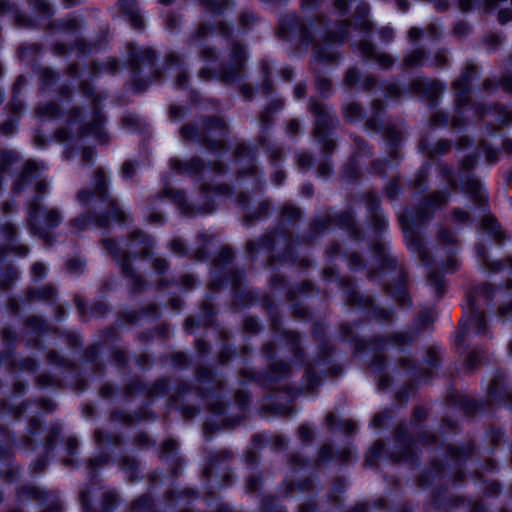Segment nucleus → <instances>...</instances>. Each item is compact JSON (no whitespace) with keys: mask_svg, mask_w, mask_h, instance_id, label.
<instances>
[{"mask_svg":"<svg viewBox=\"0 0 512 512\" xmlns=\"http://www.w3.org/2000/svg\"><path fill=\"white\" fill-rule=\"evenodd\" d=\"M118 67L119 62L116 58H109L101 64L92 63L88 67L89 80L80 81L79 92L89 101L90 114L85 116L79 107H73L65 116V126L54 132L55 140L66 145L63 154L65 159L69 160L74 157L84 137L93 138L101 145L110 141V134L105 128L106 116L101 107L102 102L106 99V94L97 92L90 81L102 74L114 75L118 71Z\"/></svg>","mask_w":512,"mask_h":512,"instance_id":"f257e3e1","label":"nucleus"},{"mask_svg":"<svg viewBox=\"0 0 512 512\" xmlns=\"http://www.w3.org/2000/svg\"><path fill=\"white\" fill-rule=\"evenodd\" d=\"M93 189L81 190L77 199L89 214H82L72 220L71 225L75 230H83L88 227L105 228L110 222L119 225L125 223L126 213L118 206L116 199L108 193L107 177L103 169L98 168L93 174Z\"/></svg>","mask_w":512,"mask_h":512,"instance_id":"f03ea898","label":"nucleus"},{"mask_svg":"<svg viewBox=\"0 0 512 512\" xmlns=\"http://www.w3.org/2000/svg\"><path fill=\"white\" fill-rule=\"evenodd\" d=\"M440 177L448 184L446 191H437L426 196L416 209L411 219L407 215H401L399 218L407 247L410 251L417 253L419 259L425 264H429V252L423 244L415 229L430 220L432 213L442 207L449 199L452 192L458 188L456 179L452 170L447 167H441Z\"/></svg>","mask_w":512,"mask_h":512,"instance_id":"7ed1b4c3","label":"nucleus"},{"mask_svg":"<svg viewBox=\"0 0 512 512\" xmlns=\"http://www.w3.org/2000/svg\"><path fill=\"white\" fill-rule=\"evenodd\" d=\"M477 74V67L474 64H467L460 77L453 82L456 116L451 121V127H462L465 124L462 117L468 111L471 112V118L475 121L485 120L488 116H491L500 125L511 124L512 112L509 108L499 105L486 108L470 103L471 82Z\"/></svg>","mask_w":512,"mask_h":512,"instance_id":"20e7f679","label":"nucleus"},{"mask_svg":"<svg viewBox=\"0 0 512 512\" xmlns=\"http://www.w3.org/2000/svg\"><path fill=\"white\" fill-rule=\"evenodd\" d=\"M103 249L117 262L125 277L131 281V288L134 293L141 292L144 289L145 282L141 276L134 273L131 268V256L133 259L147 258L153 248V240L140 230H136L129 236L125 243V248L119 247L118 243L112 239H104Z\"/></svg>","mask_w":512,"mask_h":512,"instance_id":"39448f33","label":"nucleus"},{"mask_svg":"<svg viewBox=\"0 0 512 512\" xmlns=\"http://www.w3.org/2000/svg\"><path fill=\"white\" fill-rule=\"evenodd\" d=\"M497 294L498 289L488 283L480 284L466 293L459 337H464L469 333L486 334L488 326L484 307L490 306Z\"/></svg>","mask_w":512,"mask_h":512,"instance_id":"423d86ee","label":"nucleus"},{"mask_svg":"<svg viewBox=\"0 0 512 512\" xmlns=\"http://www.w3.org/2000/svg\"><path fill=\"white\" fill-rule=\"evenodd\" d=\"M183 141L195 142L213 154L226 151L228 127L221 118L204 119L200 125L186 124L180 130Z\"/></svg>","mask_w":512,"mask_h":512,"instance_id":"0eeeda50","label":"nucleus"},{"mask_svg":"<svg viewBox=\"0 0 512 512\" xmlns=\"http://www.w3.org/2000/svg\"><path fill=\"white\" fill-rule=\"evenodd\" d=\"M48 191L45 180L36 183L35 198L28 205L27 225L32 235L38 236L46 245L53 243L50 229L55 228L61 221V215L56 209L41 206V200Z\"/></svg>","mask_w":512,"mask_h":512,"instance_id":"6e6552de","label":"nucleus"},{"mask_svg":"<svg viewBox=\"0 0 512 512\" xmlns=\"http://www.w3.org/2000/svg\"><path fill=\"white\" fill-rule=\"evenodd\" d=\"M231 194V189L227 185H202L199 193L200 205L193 206L186 200L185 194L182 191L165 189L159 197L168 198L171 200L179 210V212L186 217H194L197 215L210 214L215 210V200L221 197H228Z\"/></svg>","mask_w":512,"mask_h":512,"instance_id":"1a4fd4ad","label":"nucleus"},{"mask_svg":"<svg viewBox=\"0 0 512 512\" xmlns=\"http://www.w3.org/2000/svg\"><path fill=\"white\" fill-rule=\"evenodd\" d=\"M126 50L128 54V67L132 76V89L136 93H141L147 89L152 82L161 80V72L155 70L152 79L144 80L139 76L144 67L150 70L154 68L156 62L155 51L148 47L137 48L133 43H127Z\"/></svg>","mask_w":512,"mask_h":512,"instance_id":"9d476101","label":"nucleus"},{"mask_svg":"<svg viewBox=\"0 0 512 512\" xmlns=\"http://www.w3.org/2000/svg\"><path fill=\"white\" fill-rule=\"evenodd\" d=\"M351 27L350 22H341L327 31L322 41L317 43L313 49L314 63L320 65L336 63L340 57L337 48L348 38Z\"/></svg>","mask_w":512,"mask_h":512,"instance_id":"9b49d317","label":"nucleus"},{"mask_svg":"<svg viewBox=\"0 0 512 512\" xmlns=\"http://www.w3.org/2000/svg\"><path fill=\"white\" fill-rule=\"evenodd\" d=\"M246 60L245 48L239 43H234L231 46L228 61L221 64L217 70L203 68L199 72V78L204 81L214 78L226 84L232 83L241 76Z\"/></svg>","mask_w":512,"mask_h":512,"instance_id":"f8f14e48","label":"nucleus"},{"mask_svg":"<svg viewBox=\"0 0 512 512\" xmlns=\"http://www.w3.org/2000/svg\"><path fill=\"white\" fill-rule=\"evenodd\" d=\"M309 111L315 117L313 136L322 143L323 154L330 157L335 148V142L326 139V136L333 128L336 119L314 98L309 102Z\"/></svg>","mask_w":512,"mask_h":512,"instance_id":"ddd939ff","label":"nucleus"},{"mask_svg":"<svg viewBox=\"0 0 512 512\" xmlns=\"http://www.w3.org/2000/svg\"><path fill=\"white\" fill-rule=\"evenodd\" d=\"M395 441L398 452L392 453L390 459L394 463L406 462L411 463L417 456L415 448L418 445L431 446L436 442V437L428 432L414 438L406 435L402 427H398L395 431Z\"/></svg>","mask_w":512,"mask_h":512,"instance_id":"4468645a","label":"nucleus"},{"mask_svg":"<svg viewBox=\"0 0 512 512\" xmlns=\"http://www.w3.org/2000/svg\"><path fill=\"white\" fill-rule=\"evenodd\" d=\"M234 253L228 246L221 248L218 255L213 260V280L209 284L211 291L218 290L224 282L230 283L234 297L237 298V294L242 284V274L238 271H224L220 276L217 275V270L226 268L233 260Z\"/></svg>","mask_w":512,"mask_h":512,"instance_id":"2eb2a0df","label":"nucleus"},{"mask_svg":"<svg viewBox=\"0 0 512 512\" xmlns=\"http://www.w3.org/2000/svg\"><path fill=\"white\" fill-rule=\"evenodd\" d=\"M168 166L170 171L174 174L186 175L191 178H197L204 174H211L217 177L225 173V168L222 164L214 162L206 166L204 161L199 157H192L189 160L172 157L169 159Z\"/></svg>","mask_w":512,"mask_h":512,"instance_id":"dca6fc26","label":"nucleus"},{"mask_svg":"<svg viewBox=\"0 0 512 512\" xmlns=\"http://www.w3.org/2000/svg\"><path fill=\"white\" fill-rule=\"evenodd\" d=\"M383 112V105L380 100L372 103V116L366 121V129L369 131L383 130V137L387 142L390 157L398 163V146L403 138V133L397 125L387 124L385 127L379 125L378 121Z\"/></svg>","mask_w":512,"mask_h":512,"instance_id":"f3484780","label":"nucleus"},{"mask_svg":"<svg viewBox=\"0 0 512 512\" xmlns=\"http://www.w3.org/2000/svg\"><path fill=\"white\" fill-rule=\"evenodd\" d=\"M476 165V156L468 155L462 159L459 168V178L462 181V191L478 206H487V193L480 181L471 174Z\"/></svg>","mask_w":512,"mask_h":512,"instance_id":"a211bd4d","label":"nucleus"},{"mask_svg":"<svg viewBox=\"0 0 512 512\" xmlns=\"http://www.w3.org/2000/svg\"><path fill=\"white\" fill-rule=\"evenodd\" d=\"M29 5L38 13L42 20L45 21V23L40 24L43 27L71 35L77 33L80 29L79 20L76 16L72 15H69L57 23L50 22L53 12L46 0H29Z\"/></svg>","mask_w":512,"mask_h":512,"instance_id":"6ab92c4d","label":"nucleus"},{"mask_svg":"<svg viewBox=\"0 0 512 512\" xmlns=\"http://www.w3.org/2000/svg\"><path fill=\"white\" fill-rule=\"evenodd\" d=\"M298 34L299 40L303 44H308L312 40L311 31L306 27L295 13L287 14L281 18L277 36L280 39H287L290 35Z\"/></svg>","mask_w":512,"mask_h":512,"instance_id":"aec40b11","label":"nucleus"},{"mask_svg":"<svg viewBox=\"0 0 512 512\" xmlns=\"http://www.w3.org/2000/svg\"><path fill=\"white\" fill-rule=\"evenodd\" d=\"M332 223L346 230L354 239L359 236V230L355 224L354 216L350 212H342L335 215L333 218L330 216L316 218L311 224V229L318 233L330 227Z\"/></svg>","mask_w":512,"mask_h":512,"instance_id":"412c9836","label":"nucleus"},{"mask_svg":"<svg viewBox=\"0 0 512 512\" xmlns=\"http://www.w3.org/2000/svg\"><path fill=\"white\" fill-rule=\"evenodd\" d=\"M447 63V53L444 50L437 51L432 58L427 57L423 49H415L411 51L402 63L403 69H412L423 66L428 67H444Z\"/></svg>","mask_w":512,"mask_h":512,"instance_id":"4be33fe9","label":"nucleus"},{"mask_svg":"<svg viewBox=\"0 0 512 512\" xmlns=\"http://www.w3.org/2000/svg\"><path fill=\"white\" fill-rule=\"evenodd\" d=\"M234 398L235 404L242 415L232 419L221 420V425H214L212 422L207 421L203 427V434L206 440H210L213 432L216 430L232 429L241 423L249 403V395L244 391H238L235 393Z\"/></svg>","mask_w":512,"mask_h":512,"instance_id":"5701e85b","label":"nucleus"},{"mask_svg":"<svg viewBox=\"0 0 512 512\" xmlns=\"http://www.w3.org/2000/svg\"><path fill=\"white\" fill-rule=\"evenodd\" d=\"M18 497L20 499L39 500L50 502V505L43 512H62L59 497L51 491L42 490L38 487L26 485L19 489Z\"/></svg>","mask_w":512,"mask_h":512,"instance_id":"b1692460","label":"nucleus"},{"mask_svg":"<svg viewBox=\"0 0 512 512\" xmlns=\"http://www.w3.org/2000/svg\"><path fill=\"white\" fill-rule=\"evenodd\" d=\"M168 392V381L166 379H159L153 384L147 386L139 379H133L125 388V395L127 397L144 394L148 399L154 397L164 396Z\"/></svg>","mask_w":512,"mask_h":512,"instance_id":"393cba45","label":"nucleus"},{"mask_svg":"<svg viewBox=\"0 0 512 512\" xmlns=\"http://www.w3.org/2000/svg\"><path fill=\"white\" fill-rule=\"evenodd\" d=\"M488 397L491 402L501 404L512 410V392L502 375L491 380L488 387Z\"/></svg>","mask_w":512,"mask_h":512,"instance_id":"a878e982","label":"nucleus"},{"mask_svg":"<svg viewBox=\"0 0 512 512\" xmlns=\"http://www.w3.org/2000/svg\"><path fill=\"white\" fill-rule=\"evenodd\" d=\"M410 91L433 102L442 94L443 85L436 80L419 78L411 83Z\"/></svg>","mask_w":512,"mask_h":512,"instance_id":"bb28decb","label":"nucleus"},{"mask_svg":"<svg viewBox=\"0 0 512 512\" xmlns=\"http://www.w3.org/2000/svg\"><path fill=\"white\" fill-rule=\"evenodd\" d=\"M354 143L357 151L349 159L343 171L344 178L349 182L357 181L360 177V169L357 158L360 156H366L369 153V148L364 140L359 137H355Z\"/></svg>","mask_w":512,"mask_h":512,"instance_id":"cd10ccee","label":"nucleus"},{"mask_svg":"<svg viewBox=\"0 0 512 512\" xmlns=\"http://www.w3.org/2000/svg\"><path fill=\"white\" fill-rule=\"evenodd\" d=\"M413 339H414V337L412 334H410L408 332H400V333H396L387 338H385V337L378 338L374 341V343H370L368 345L363 340H355L354 346L357 351L364 350L371 344H373L374 346H379L381 348L385 347L388 344L392 345V346L401 347V346L410 344L413 341Z\"/></svg>","mask_w":512,"mask_h":512,"instance_id":"c85d7f7f","label":"nucleus"},{"mask_svg":"<svg viewBox=\"0 0 512 512\" xmlns=\"http://www.w3.org/2000/svg\"><path fill=\"white\" fill-rule=\"evenodd\" d=\"M358 51L361 57L367 60H375L383 69H388L394 64V58L387 53H376L374 45L369 41H360Z\"/></svg>","mask_w":512,"mask_h":512,"instance_id":"c756f323","label":"nucleus"},{"mask_svg":"<svg viewBox=\"0 0 512 512\" xmlns=\"http://www.w3.org/2000/svg\"><path fill=\"white\" fill-rule=\"evenodd\" d=\"M96 44L87 43L83 39H78L75 43L67 47L65 44L57 43L52 47V53L56 56H64L69 52H76L78 57L86 56L98 51Z\"/></svg>","mask_w":512,"mask_h":512,"instance_id":"7c9ffc66","label":"nucleus"},{"mask_svg":"<svg viewBox=\"0 0 512 512\" xmlns=\"http://www.w3.org/2000/svg\"><path fill=\"white\" fill-rule=\"evenodd\" d=\"M44 169L45 166L42 162H37L34 160L26 161L20 176L14 183L13 192L18 193L21 191L25 184L30 182L33 178L39 176L40 172Z\"/></svg>","mask_w":512,"mask_h":512,"instance_id":"2f4dec72","label":"nucleus"},{"mask_svg":"<svg viewBox=\"0 0 512 512\" xmlns=\"http://www.w3.org/2000/svg\"><path fill=\"white\" fill-rule=\"evenodd\" d=\"M178 452V443L174 439L165 440L160 449L159 457L161 460H168L170 457L173 458L174 462L172 465V476H178V469L183 467L184 460L181 457H176Z\"/></svg>","mask_w":512,"mask_h":512,"instance_id":"473e14b6","label":"nucleus"},{"mask_svg":"<svg viewBox=\"0 0 512 512\" xmlns=\"http://www.w3.org/2000/svg\"><path fill=\"white\" fill-rule=\"evenodd\" d=\"M118 7L134 29H143L144 21L141 14L138 12L136 0H120Z\"/></svg>","mask_w":512,"mask_h":512,"instance_id":"72a5a7b5","label":"nucleus"},{"mask_svg":"<svg viewBox=\"0 0 512 512\" xmlns=\"http://www.w3.org/2000/svg\"><path fill=\"white\" fill-rule=\"evenodd\" d=\"M232 454L230 451L223 449L216 452L209 460L203 470V479L208 480L214 471L218 469L226 470L229 465Z\"/></svg>","mask_w":512,"mask_h":512,"instance_id":"f704fd0d","label":"nucleus"},{"mask_svg":"<svg viewBox=\"0 0 512 512\" xmlns=\"http://www.w3.org/2000/svg\"><path fill=\"white\" fill-rule=\"evenodd\" d=\"M363 201L368 209V212L371 214L372 224L376 231L381 232L387 226L386 219L377 212L379 207V199L374 193H366L363 196Z\"/></svg>","mask_w":512,"mask_h":512,"instance_id":"c9c22d12","label":"nucleus"},{"mask_svg":"<svg viewBox=\"0 0 512 512\" xmlns=\"http://www.w3.org/2000/svg\"><path fill=\"white\" fill-rule=\"evenodd\" d=\"M234 158L235 161L241 162L245 161L247 164V170L245 174H251L256 175L257 174V168L254 165L255 159H256V152L255 149L247 146L244 143H240L237 145L235 151H234Z\"/></svg>","mask_w":512,"mask_h":512,"instance_id":"e433bc0d","label":"nucleus"},{"mask_svg":"<svg viewBox=\"0 0 512 512\" xmlns=\"http://www.w3.org/2000/svg\"><path fill=\"white\" fill-rule=\"evenodd\" d=\"M230 33V29L227 24L223 22H218L215 26L206 25L204 23L200 24L197 29L192 34L193 41H199L205 38L208 35H220L224 38H228Z\"/></svg>","mask_w":512,"mask_h":512,"instance_id":"4c0bfd02","label":"nucleus"},{"mask_svg":"<svg viewBox=\"0 0 512 512\" xmlns=\"http://www.w3.org/2000/svg\"><path fill=\"white\" fill-rule=\"evenodd\" d=\"M387 292L391 297L401 306L409 304L410 296L407 290V275L401 274L395 287L388 285L386 287Z\"/></svg>","mask_w":512,"mask_h":512,"instance_id":"58836bf2","label":"nucleus"},{"mask_svg":"<svg viewBox=\"0 0 512 512\" xmlns=\"http://www.w3.org/2000/svg\"><path fill=\"white\" fill-rule=\"evenodd\" d=\"M351 457H352V451L350 448H347V447L343 448L340 451H338L335 455H333L332 447L328 444H325L319 450L317 461L319 463H323V462H327V461L335 458V460L339 464H344V463L348 462L351 459Z\"/></svg>","mask_w":512,"mask_h":512,"instance_id":"ea45409f","label":"nucleus"},{"mask_svg":"<svg viewBox=\"0 0 512 512\" xmlns=\"http://www.w3.org/2000/svg\"><path fill=\"white\" fill-rule=\"evenodd\" d=\"M369 11L370 8L367 3H361L357 6L354 14V30L361 33H369L372 30L373 24L368 18Z\"/></svg>","mask_w":512,"mask_h":512,"instance_id":"a19ab883","label":"nucleus"},{"mask_svg":"<svg viewBox=\"0 0 512 512\" xmlns=\"http://www.w3.org/2000/svg\"><path fill=\"white\" fill-rule=\"evenodd\" d=\"M475 251H476L477 257L482 262L485 269H487L491 272H498L501 269L507 267V268H509V270L512 273V258H509L505 261L490 262L487 259V250H486L485 246L482 244H477L475 246Z\"/></svg>","mask_w":512,"mask_h":512,"instance_id":"79ce46f5","label":"nucleus"},{"mask_svg":"<svg viewBox=\"0 0 512 512\" xmlns=\"http://www.w3.org/2000/svg\"><path fill=\"white\" fill-rule=\"evenodd\" d=\"M374 253L377 258V264L381 272H384L386 270H393L397 267V259L388 254L384 244H375Z\"/></svg>","mask_w":512,"mask_h":512,"instance_id":"37998d69","label":"nucleus"},{"mask_svg":"<svg viewBox=\"0 0 512 512\" xmlns=\"http://www.w3.org/2000/svg\"><path fill=\"white\" fill-rule=\"evenodd\" d=\"M26 85V78L23 75H20L17 77L13 84V97L8 105V110L13 115H18L21 110L23 109V103L20 99H18V96L21 93V90Z\"/></svg>","mask_w":512,"mask_h":512,"instance_id":"c03bdc74","label":"nucleus"},{"mask_svg":"<svg viewBox=\"0 0 512 512\" xmlns=\"http://www.w3.org/2000/svg\"><path fill=\"white\" fill-rule=\"evenodd\" d=\"M325 425L329 429L339 428L347 436L353 435L357 430V425L352 420L337 421L336 416L333 413L327 414L325 418Z\"/></svg>","mask_w":512,"mask_h":512,"instance_id":"a18cd8bd","label":"nucleus"},{"mask_svg":"<svg viewBox=\"0 0 512 512\" xmlns=\"http://www.w3.org/2000/svg\"><path fill=\"white\" fill-rule=\"evenodd\" d=\"M289 348V351L294 355L295 359L302 363L303 351L300 347V336L298 333L293 331H284L281 335Z\"/></svg>","mask_w":512,"mask_h":512,"instance_id":"49530a36","label":"nucleus"},{"mask_svg":"<svg viewBox=\"0 0 512 512\" xmlns=\"http://www.w3.org/2000/svg\"><path fill=\"white\" fill-rule=\"evenodd\" d=\"M479 225L483 231L490 233L497 242H501L504 239V233L501 231L498 221L493 215H485L480 220Z\"/></svg>","mask_w":512,"mask_h":512,"instance_id":"de8ad7c7","label":"nucleus"},{"mask_svg":"<svg viewBox=\"0 0 512 512\" xmlns=\"http://www.w3.org/2000/svg\"><path fill=\"white\" fill-rule=\"evenodd\" d=\"M56 298V290L52 285H46L38 290H29L26 294L27 301L52 302Z\"/></svg>","mask_w":512,"mask_h":512,"instance_id":"09e8293b","label":"nucleus"},{"mask_svg":"<svg viewBox=\"0 0 512 512\" xmlns=\"http://www.w3.org/2000/svg\"><path fill=\"white\" fill-rule=\"evenodd\" d=\"M450 147L451 145L448 140H439L432 148L428 146L425 140L419 143V150L430 158L445 155L450 150Z\"/></svg>","mask_w":512,"mask_h":512,"instance_id":"8fccbe9b","label":"nucleus"},{"mask_svg":"<svg viewBox=\"0 0 512 512\" xmlns=\"http://www.w3.org/2000/svg\"><path fill=\"white\" fill-rule=\"evenodd\" d=\"M127 512H157L155 510L154 501L150 495H142L134 499Z\"/></svg>","mask_w":512,"mask_h":512,"instance_id":"3c124183","label":"nucleus"},{"mask_svg":"<svg viewBox=\"0 0 512 512\" xmlns=\"http://www.w3.org/2000/svg\"><path fill=\"white\" fill-rule=\"evenodd\" d=\"M291 368L286 362L274 363L268 373L267 377L271 382H278L281 379L288 378L290 376Z\"/></svg>","mask_w":512,"mask_h":512,"instance_id":"603ef678","label":"nucleus"},{"mask_svg":"<svg viewBox=\"0 0 512 512\" xmlns=\"http://www.w3.org/2000/svg\"><path fill=\"white\" fill-rule=\"evenodd\" d=\"M36 114L40 119L48 120L57 119L62 115L59 105L56 102L40 104L36 109Z\"/></svg>","mask_w":512,"mask_h":512,"instance_id":"864d4df0","label":"nucleus"},{"mask_svg":"<svg viewBox=\"0 0 512 512\" xmlns=\"http://www.w3.org/2000/svg\"><path fill=\"white\" fill-rule=\"evenodd\" d=\"M277 239L276 234L265 236L258 241H249L246 244L247 253L251 256L260 249H271Z\"/></svg>","mask_w":512,"mask_h":512,"instance_id":"5fc2aeb1","label":"nucleus"},{"mask_svg":"<svg viewBox=\"0 0 512 512\" xmlns=\"http://www.w3.org/2000/svg\"><path fill=\"white\" fill-rule=\"evenodd\" d=\"M346 301L351 306H359L365 309L373 306V300L370 297H364L354 289H348L346 291Z\"/></svg>","mask_w":512,"mask_h":512,"instance_id":"6e6d98bb","label":"nucleus"},{"mask_svg":"<svg viewBox=\"0 0 512 512\" xmlns=\"http://www.w3.org/2000/svg\"><path fill=\"white\" fill-rule=\"evenodd\" d=\"M384 442L382 440H377L369 449L365 456V466L366 467H374L380 456L384 451Z\"/></svg>","mask_w":512,"mask_h":512,"instance_id":"4d7b16f0","label":"nucleus"},{"mask_svg":"<svg viewBox=\"0 0 512 512\" xmlns=\"http://www.w3.org/2000/svg\"><path fill=\"white\" fill-rule=\"evenodd\" d=\"M283 107V101L280 99L275 100L260 116L261 128L266 130L272 124V114L278 112Z\"/></svg>","mask_w":512,"mask_h":512,"instance_id":"13d9d810","label":"nucleus"},{"mask_svg":"<svg viewBox=\"0 0 512 512\" xmlns=\"http://www.w3.org/2000/svg\"><path fill=\"white\" fill-rule=\"evenodd\" d=\"M270 204L268 201H263L259 204L256 211L253 213L246 214L243 219V223L246 226H250L256 220L265 218L269 212Z\"/></svg>","mask_w":512,"mask_h":512,"instance_id":"bf43d9fd","label":"nucleus"},{"mask_svg":"<svg viewBox=\"0 0 512 512\" xmlns=\"http://www.w3.org/2000/svg\"><path fill=\"white\" fill-rule=\"evenodd\" d=\"M483 88L484 90H491V89H502L504 92L512 93V77L511 76H504L501 80L495 82L492 79H486L483 82Z\"/></svg>","mask_w":512,"mask_h":512,"instance_id":"052dcab7","label":"nucleus"},{"mask_svg":"<svg viewBox=\"0 0 512 512\" xmlns=\"http://www.w3.org/2000/svg\"><path fill=\"white\" fill-rule=\"evenodd\" d=\"M196 496V493L193 489H184L180 492L176 493L172 490L166 493V500L168 503H178L179 501H184L189 503Z\"/></svg>","mask_w":512,"mask_h":512,"instance_id":"680f3d73","label":"nucleus"},{"mask_svg":"<svg viewBox=\"0 0 512 512\" xmlns=\"http://www.w3.org/2000/svg\"><path fill=\"white\" fill-rule=\"evenodd\" d=\"M119 467L125 472L130 481H134L137 478L139 467L138 463L134 459L123 458L119 462Z\"/></svg>","mask_w":512,"mask_h":512,"instance_id":"e2e57ef3","label":"nucleus"},{"mask_svg":"<svg viewBox=\"0 0 512 512\" xmlns=\"http://www.w3.org/2000/svg\"><path fill=\"white\" fill-rule=\"evenodd\" d=\"M428 283L434 289L437 297H441L445 293V280L442 275L430 271L428 274Z\"/></svg>","mask_w":512,"mask_h":512,"instance_id":"0e129e2a","label":"nucleus"},{"mask_svg":"<svg viewBox=\"0 0 512 512\" xmlns=\"http://www.w3.org/2000/svg\"><path fill=\"white\" fill-rule=\"evenodd\" d=\"M301 217V211L294 205L286 204L281 209V219L289 223L297 222Z\"/></svg>","mask_w":512,"mask_h":512,"instance_id":"69168bd1","label":"nucleus"},{"mask_svg":"<svg viewBox=\"0 0 512 512\" xmlns=\"http://www.w3.org/2000/svg\"><path fill=\"white\" fill-rule=\"evenodd\" d=\"M320 384V378L314 373L312 367L308 366L306 368L305 374L303 376V385L304 390L306 392H311L315 388H317Z\"/></svg>","mask_w":512,"mask_h":512,"instance_id":"338daca9","label":"nucleus"},{"mask_svg":"<svg viewBox=\"0 0 512 512\" xmlns=\"http://www.w3.org/2000/svg\"><path fill=\"white\" fill-rule=\"evenodd\" d=\"M40 87L42 90L50 87L58 78V75L48 68H41L38 71Z\"/></svg>","mask_w":512,"mask_h":512,"instance_id":"774afa93","label":"nucleus"}]
</instances>
